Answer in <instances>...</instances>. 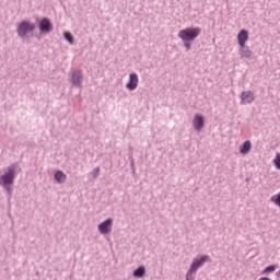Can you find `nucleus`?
Instances as JSON below:
<instances>
[{"label":"nucleus","instance_id":"6","mask_svg":"<svg viewBox=\"0 0 280 280\" xmlns=\"http://www.w3.org/2000/svg\"><path fill=\"white\" fill-rule=\"evenodd\" d=\"M247 40H248V31L242 30L237 35V42L240 47H246Z\"/></svg>","mask_w":280,"mask_h":280},{"label":"nucleus","instance_id":"17","mask_svg":"<svg viewBox=\"0 0 280 280\" xmlns=\"http://www.w3.org/2000/svg\"><path fill=\"white\" fill-rule=\"evenodd\" d=\"M273 164L277 167V170H280V153L276 154V158L273 160Z\"/></svg>","mask_w":280,"mask_h":280},{"label":"nucleus","instance_id":"7","mask_svg":"<svg viewBox=\"0 0 280 280\" xmlns=\"http://www.w3.org/2000/svg\"><path fill=\"white\" fill-rule=\"evenodd\" d=\"M138 84H139V77L135 73H131L129 75V82L127 83V89H129V91H135Z\"/></svg>","mask_w":280,"mask_h":280},{"label":"nucleus","instance_id":"5","mask_svg":"<svg viewBox=\"0 0 280 280\" xmlns=\"http://www.w3.org/2000/svg\"><path fill=\"white\" fill-rule=\"evenodd\" d=\"M241 104H253L255 100V94L250 91L243 92L241 95Z\"/></svg>","mask_w":280,"mask_h":280},{"label":"nucleus","instance_id":"13","mask_svg":"<svg viewBox=\"0 0 280 280\" xmlns=\"http://www.w3.org/2000/svg\"><path fill=\"white\" fill-rule=\"evenodd\" d=\"M133 277L136 279H141V277H145V267L140 266L138 269L133 271Z\"/></svg>","mask_w":280,"mask_h":280},{"label":"nucleus","instance_id":"8","mask_svg":"<svg viewBox=\"0 0 280 280\" xmlns=\"http://www.w3.org/2000/svg\"><path fill=\"white\" fill-rule=\"evenodd\" d=\"M192 126L196 130H202L205 127V118L200 115H196L192 121Z\"/></svg>","mask_w":280,"mask_h":280},{"label":"nucleus","instance_id":"9","mask_svg":"<svg viewBox=\"0 0 280 280\" xmlns=\"http://www.w3.org/2000/svg\"><path fill=\"white\" fill-rule=\"evenodd\" d=\"M205 261H209V256H202L200 259L195 260L190 266V272H194L197 268H200Z\"/></svg>","mask_w":280,"mask_h":280},{"label":"nucleus","instance_id":"12","mask_svg":"<svg viewBox=\"0 0 280 280\" xmlns=\"http://www.w3.org/2000/svg\"><path fill=\"white\" fill-rule=\"evenodd\" d=\"M252 148H253V144L250 143L249 140H247L240 148V152H241V154H248V152H250Z\"/></svg>","mask_w":280,"mask_h":280},{"label":"nucleus","instance_id":"1","mask_svg":"<svg viewBox=\"0 0 280 280\" xmlns=\"http://www.w3.org/2000/svg\"><path fill=\"white\" fill-rule=\"evenodd\" d=\"M201 30L199 27H187L178 33V37L184 40V43H189V40H196L200 36Z\"/></svg>","mask_w":280,"mask_h":280},{"label":"nucleus","instance_id":"16","mask_svg":"<svg viewBox=\"0 0 280 280\" xmlns=\"http://www.w3.org/2000/svg\"><path fill=\"white\" fill-rule=\"evenodd\" d=\"M65 38H66V40H68V43H70V45H73V35L71 33L66 32Z\"/></svg>","mask_w":280,"mask_h":280},{"label":"nucleus","instance_id":"4","mask_svg":"<svg viewBox=\"0 0 280 280\" xmlns=\"http://www.w3.org/2000/svg\"><path fill=\"white\" fill-rule=\"evenodd\" d=\"M110 226H113V219H107L98 225V231L106 235V233H110Z\"/></svg>","mask_w":280,"mask_h":280},{"label":"nucleus","instance_id":"11","mask_svg":"<svg viewBox=\"0 0 280 280\" xmlns=\"http://www.w3.org/2000/svg\"><path fill=\"white\" fill-rule=\"evenodd\" d=\"M72 83L74 86H80L82 83V72L80 70L72 72Z\"/></svg>","mask_w":280,"mask_h":280},{"label":"nucleus","instance_id":"19","mask_svg":"<svg viewBox=\"0 0 280 280\" xmlns=\"http://www.w3.org/2000/svg\"><path fill=\"white\" fill-rule=\"evenodd\" d=\"M185 47L187 48V49H191V44H189V43H187V42H185Z\"/></svg>","mask_w":280,"mask_h":280},{"label":"nucleus","instance_id":"18","mask_svg":"<svg viewBox=\"0 0 280 280\" xmlns=\"http://www.w3.org/2000/svg\"><path fill=\"white\" fill-rule=\"evenodd\" d=\"M275 270H277V267H275L273 265L266 267L265 270L262 271L264 275L268 273V272H275Z\"/></svg>","mask_w":280,"mask_h":280},{"label":"nucleus","instance_id":"20","mask_svg":"<svg viewBox=\"0 0 280 280\" xmlns=\"http://www.w3.org/2000/svg\"><path fill=\"white\" fill-rule=\"evenodd\" d=\"M278 277H280V270L278 271Z\"/></svg>","mask_w":280,"mask_h":280},{"label":"nucleus","instance_id":"15","mask_svg":"<svg viewBox=\"0 0 280 280\" xmlns=\"http://www.w3.org/2000/svg\"><path fill=\"white\" fill-rule=\"evenodd\" d=\"M241 56L242 58H250V56H253V52L250 51V49L242 47Z\"/></svg>","mask_w":280,"mask_h":280},{"label":"nucleus","instance_id":"2","mask_svg":"<svg viewBox=\"0 0 280 280\" xmlns=\"http://www.w3.org/2000/svg\"><path fill=\"white\" fill-rule=\"evenodd\" d=\"M15 172L16 170L14 166H10L8 172L0 177V185H3L8 189V185H12L14 183Z\"/></svg>","mask_w":280,"mask_h":280},{"label":"nucleus","instance_id":"10","mask_svg":"<svg viewBox=\"0 0 280 280\" xmlns=\"http://www.w3.org/2000/svg\"><path fill=\"white\" fill-rule=\"evenodd\" d=\"M52 28L51 22L47 19H43L39 22V30L40 32H45L46 34L49 33V31Z\"/></svg>","mask_w":280,"mask_h":280},{"label":"nucleus","instance_id":"14","mask_svg":"<svg viewBox=\"0 0 280 280\" xmlns=\"http://www.w3.org/2000/svg\"><path fill=\"white\" fill-rule=\"evenodd\" d=\"M55 180H57V183H65V180H67V175L62 173V171H58L55 174Z\"/></svg>","mask_w":280,"mask_h":280},{"label":"nucleus","instance_id":"3","mask_svg":"<svg viewBox=\"0 0 280 280\" xmlns=\"http://www.w3.org/2000/svg\"><path fill=\"white\" fill-rule=\"evenodd\" d=\"M35 25L30 22H21L18 27V34L19 36H25V34L30 32H34Z\"/></svg>","mask_w":280,"mask_h":280}]
</instances>
